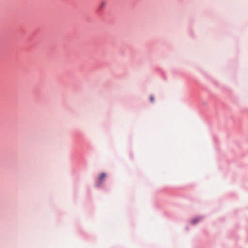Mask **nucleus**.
<instances>
[{"label":"nucleus","instance_id":"1","mask_svg":"<svg viewBox=\"0 0 248 248\" xmlns=\"http://www.w3.org/2000/svg\"><path fill=\"white\" fill-rule=\"evenodd\" d=\"M106 177V174L105 173H102L99 176V180L100 181H103Z\"/></svg>","mask_w":248,"mask_h":248},{"label":"nucleus","instance_id":"2","mask_svg":"<svg viewBox=\"0 0 248 248\" xmlns=\"http://www.w3.org/2000/svg\"><path fill=\"white\" fill-rule=\"evenodd\" d=\"M150 99L152 102H154V97L152 95L150 96Z\"/></svg>","mask_w":248,"mask_h":248}]
</instances>
